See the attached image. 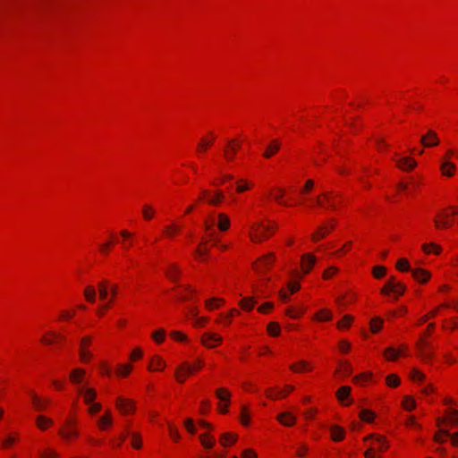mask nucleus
Here are the masks:
<instances>
[{"label": "nucleus", "mask_w": 458, "mask_h": 458, "mask_svg": "<svg viewBox=\"0 0 458 458\" xmlns=\"http://www.w3.org/2000/svg\"><path fill=\"white\" fill-rule=\"evenodd\" d=\"M449 214L445 212H442L439 216L435 218V225L437 228H445L449 226L448 222Z\"/></svg>", "instance_id": "17"}, {"label": "nucleus", "mask_w": 458, "mask_h": 458, "mask_svg": "<svg viewBox=\"0 0 458 458\" xmlns=\"http://www.w3.org/2000/svg\"><path fill=\"white\" fill-rule=\"evenodd\" d=\"M181 271L177 265L171 264L165 271V276L174 282H176L180 276Z\"/></svg>", "instance_id": "16"}, {"label": "nucleus", "mask_w": 458, "mask_h": 458, "mask_svg": "<svg viewBox=\"0 0 458 458\" xmlns=\"http://www.w3.org/2000/svg\"><path fill=\"white\" fill-rule=\"evenodd\" d=\"M131 445L136 448V449H139L140 448L141 446V439H140V437L138 433H132L131 434Z\"/></svg>", "instance_id": "47"}, {"label": "nucleus", "mask_w": 458, "mask_h": 458, "mask_svg": "<svg viewBox=\"0 0 458 458\" xmlns=\"http://www.w3.org/2000/svg\"><path fill=\"white\" fill-rule=\"evenodd\" d=\"M403 407L408 411L413 410L416 407L415 400L411 396H405L403 400Z\"/></svg>", "instance_id": "38"}, {"label": "nucleus", "mask_w": 458, "mask_h": 458, "mask_svg": "<svg viewBox=\"0 0 458 458\" xmlns=\"http://www.w3.org/2000/svg\"><path fill=\"white\" fill-rule=\"evenodd\" d=\"M335 220L332 219L327 224L320 225L317 232L311 235L312 241L318 242L325 238L335 226Z\"/></svg>", "instance_id": "1"}, {"label": "nucleus", "mask_w": 458, "mask_h": 458, "mask_svg": "<svg viewBox=\"0 0 458 458\" xmlns=\"http://www.w3.org/2000/svg\"><path fill=\"white\" fill-rule=\"evenodd\" d=\"M386 273V268L383 266H376L373 268V276L376 278H381L383 277Z\"/></svg>", "instance_id": "42"}, {"label": "nucleus", "mask_w": 458, "mask_h": 458, "mask_svg": "<svg viewBox=\"0 0 458 458\" xmlns=\"http://www.w3.org/2000/svg\"><path fill=\"white\" fill-rule=\"evenodd\" d=\"M441 170L444 175L452 176L455 170L454 164L449 162L448 160H445L441 165Z\"/></svg>", "instance_id": "22"}, {"label": "nucleus", "mask_w": 458, "mask_h": 458, "mask_svg": "<svg viewBox=\"0 0 458 458\" xmlns=\"http://www.w3.org/2000/svg\"><path fill=\"white\" fill-rule=\"evenodd\" d=\"M184 426L186 427V428L188 429V431L191 434H195L196 432V429L194 428V425H193V420L191 419H186L185 421H184Z\"/></svg>", "instance_id": "55"}, {"label": "nucleus", "mask_w": 458, "mask_h": 458, "mask_svg": "<svg viewBox=\"0 0 458 458\" xmlns=\"http://www.w3.org/2000/svg\"><path fill=\"white\" fill-rule=\"evenodd\" d=\"M386 383L389 386L395 387V386H399L400 379L396 375L392 374V375L387 376Z\"/></svg>", "instance_id": "41"}, {"label": "nucleus", "mask_w": 458, "mask_h": 458, "mask_svg": "<svg viewBox=\"0 0 458 458\" xmlns=\"http://www.w3.org/2000/svg\"><path fill=\"white\" fill-rule=\"evenodd\" d=\"M202 367L201 360H198L194 365L191 366L189 363H182L179 369L184 371L186 374H192L195 370L200 369Z\"/></svg>", "instance_id": "19"}, {"label": "nucleus", "mask_w": 458, "mask_h": 458, "mask_svg": "<svg viewBox=\"0 0 458 458\" xmlns=\"http://www.w3.org/2000/svg\"><path fill=\"white\" fill-rule=\"evenodd\" d=\"M59 435L66 440L72 437H77L79 433L74 428V421L70 419L66 420L64 427L59 430Z\"/></svg>", "instance_id": "2"}, {"label": "nucleus", "mask_w": 458, "mask_h": 458, "mask_svg": "<svg viewBox=\"0 0 458 458\" xmlns=\"http://www.w3.org/2000/svg\"><path fill=\"white\" fill-rule=\"evenodd\" d=\"M141 356H142V351L140 348H135L131 353V360L140 359V358H141Z\"/></svg>", "instance_id": "63"}, {"label": "nucleus", "mask_w": 458, "mask_h": 458, "mask_svg": "<svg viewBox=\"0 0 458 458\" xmlns=\"http://www.w3.org/2000/svg\"><path fill=\"white\" fill-rule=\"evenodd\" d=\"M98 292H99V298L101 300H106L107 297V294H108L106 282H100L98 284Z\"/></svg>", "instance_id": "36"}, {"label": "nucleus", "mask_w": 458, "mask_h": 458, "mask_svg": "<svg viewBox=\"0 0 458 458\" xmlns=\"http://www.w3.org/2000/svg\"><path fill=\"white\" fill-rule=\"evenodd\" d=\"M318 319L319 320H330L332 318V314L327 310H320L317 315Z\"/></svg>", "instance_id": "46"}, {"label": "nucleus", "mask_w": 458, "mask_h": 458, "mask_svg": "<svg viewBox=\"0 0 458 458\" xmlns=\"http://www.w3.org/2000/svg\"><path fill=\"white\" fill-rule=\"evenodd\" d=\"M213 140L207 141L206 140L202 139L201 142L198 145V151H205L208 149V148L212 144Z\"/></svg>", "instance_id": "56"}, {"label": "nucleus", "mask_w": 458, "mask_h": 458, "mask_svg": "<svg viewBox=\"0 0 458 458\" xmlns=\"http://www.w3.org/2000/svg\"><path fill=\"white\" fill-rule=\"evenodd\" d=\"M152 336L157 343L160 344L165 339V331L164 329H158L157 331L153 333Z\"/></svg>", "instance_id": "45"}, {"label": "nucleus", "mask_w": 458, "mask_h": 458, "mask_svg": "<svg viewBox=\"0 0 458 458\" xmlns=\"http://www.w3.org/2000/svg\"><path fill=\"white\" fill-rule=\"evenodd\" d=\"M352 388L350 386H341L337 393L336 396L340 402H344V399L349 398Z\"/></svg>", "instance_id": "25"}, {"label": "nucleus", "mask_w": 458, "mask_h": 458, "mask_svg": "<svg viewBox=\"0 0 458 458\" xmlns=\"http://www.w3.org/2000/svg\"><path fill=\"white\" fill-rule=\"evenodd\" d=\"M56 456L57 454L51 449H47L41 454V458H56Z\"/></svg>", "instance_id": "57"}, {"label": "nucleus", "mask_w": 458, "mask_h": 458, "mask_svg": "<svg viewBox=\"0 0 458 458\" xmlns=\"http://www.w3.org/2000/svg\"><path fill=\"white\" fill-rule=\"evenodd\" d=\"M53 420L44 416L37 417V426L41 429L45 430L49 425H52Z\"/></svg>", "instance_id": "27"}, {"label": "nucleus", "mask_w": 458, "mask_h": 458, "mask_svg": "<svg viewBox=\"0 0 458 458\" xmlns=\"http://www.w3.org/2000/svg\"><path fill=\"white\" fill-rule=\"evenodd\" d=\"M273 228L269 226H263L261 223H258L253 226V230H256V233H251L250 237L253 242H260L263 239V236L266 237V233L269 232Z\"/></svg>", "instance_id": "5"}, {"label": "nucleus", "mask_w": 458, "mask_h": 458, "mask_svg": "<svg viewBox=\"0 0 458 458\" xmlns=\"http://www.w3.org/2000/svg\"><path fill=\"white\" fill-rule=\"evenodd\" d=\"M101 410V404L98 403H92L89 408V411L91 414H95Z\"/></svg>", "instance_id": "61"}, {"label": "nucleus", "mask_w": 458, "mask_h": 458, "mask_svg": "<svg viewBox=\"0 0 458 458\" xmlns=\"http://www.w3.org/2000/svg\"><path fill=\"white\" fill-rule=\"evenodd\" d=\"M382 324H383V319L380 318H374L371 319L370 321V329H371V332L372 333H377L381 327H382Z\"/></svg>", "instance_id": "34"}, {"label": "nucleus", "mask_w": 458, "mask_h": 458, "mask_svg": "<svg viewBox=\"0 0 458 458\" xmlns=\"http://www.w3.org/2000/svg\"><path fill=\"white\" fill-rule=\"evenodd\" d=\"M330 431H331V438L334 441L338 442L344 438L345 431L342 427H340L338 425H332L330 427Z\"/></svg>", "instance_id": "12"}, {"label": "nucleus", "mask_w": 458, "mask_h": 458, "mask_svg": "<svg viewBox=\"0 0 458 458\" xmlns=\"http://www.w3.org/2000/svg\"><path fill=\"white\" fill-rule=\"evenodd\" d=\"M353 318L351 315H345L341 321L338 322L337 326L339 328H343L344 327H350Z\"/></svg>", "instance_id": "44"}, {"label": "nucleus", "mask_w": 458, "mask_h": 458, "mask_svg": "<svg viewBox=\"0 0 458 458\" xmlns=\"http://www.w3.org/2000/svg\"><path fill=\"white\" fill-rule=\"evenodd\" d=\"M84 374H85L84 369H76L71 372L70 378L74 384H79L81 382Z\"/></svg>", "instance_id": "24"}, {"label": "nucleus", "mask_w": 458, "mask_h": 458, "mask_svg": "<svg viewBox=\"0 0 458 458\" xmlns=\"http://www.w3.org/2000/svg\"><path fill=\"white\" fill-rule=\"evenodd\" d=\"M111 422H112V417H111L110 413H106V415L102 416L98 420L99 427L102 429L105 428L106 425L111 424Z\"/></svg>", "instance_id": "43"}, {"label": "nucleus", "mask_w": 458, "mask_h": 458, "mask_svg": "<svg viewBox=\"0 0 458 458\" xmlns=\"http://www.w3.org/2000/svg\"><path fill=\"white\" fill-rule=\"evenodd\" d=\"M275 260L272 253L260 259L254 266L257 272L261 273L263 269L269 267Z\"/></svg>", "instance_id": "7"}, {"label": "nucleus", "mask_w": 458, "mask_h": 458, "mask_svg": "<svg viewBox=\"0 0 458 458\" xmlns=\"http://www.w3.org/2000/svg\"><path fill=\"white\" fill-rule=\"evenodd\" d=\"M412 276L415 280H417L419 283H426L430 278L429 272L422 269V268H417L412 270Z\"/></svg>", "instance_id": "13"}, {"label": "nucleus", "mask_w": 458, "mask_h": 458, "mask_svg": "<svg viewBox=\"0 0 458 458\" xmlns=\"http://www.w3.org/2000/svg\"><path fill=\"white\" fill-rule=\"evenodd\" d=\"M448 421L452 425H457L458 424V411L455 410H450L449 415H448Z\"/></svg>", "instance_id": "49"}, {"label": "nucleus", "mask_w": 458, "mask_h": 458, "mask_svg": "<svg viewBox=\"0 0 458 458\" xmlns=\"http://www.w3.org/2000/svg\"><path fill=\"white\" fill-rule=\"evenodd\" d=\"M429 247H432L435 249V253L436 254H439L441 252V247L435 244V243H430V244H423L422 245V250L426 252V253H429L430 250H429Z\"/></svg>", "instance_id": "51"}, {"label": "nucleus", "mask_w": 458, "mask_h": 458, "mask_svg": "<svg viewBox=\"0 0 458 458\" xmlns=\"http://www.w3.org/2000/svg\"><path fill=\"white\" fill-rule=\"evenodd\" d=\"M337 271V268L335 267H331L329 268H327L325 272H324V275H323V277L325 279H328L330 278L335 273H336Z\"/></svg>", "instance_id": "58"}, {"label": "nucleus", "mask_w": 458, "mask_h": 458, "mask_svg": "<svg viewBox=\"0 0 458 458\" xmlns=\"http://www.w3.org/2000/svg\"><path fill=\"white\" fill-rule=\"evenodd\" d=\"M216 397L226 403H230V393L225 388H219L216 392Z\"/></svg>", "instance_id": "31"}, {"label": "nucleus", "mask_w": 458, "mask_h": 458, "mask_svg": "<svg viewBox=\"0 0 458 458\" xmlns=\"http://www.w3.org/2000/svg\"><path fill=\"white\" fill-rule=\"evenodd\" d=\"M316 263V257L310 253L304 254L301 258V269L304 274H308L314 264Z\"/></svg>", "instance_id": "8"}, {"label": "nucleus", "mask_w": 458, "mask_h": 458, "mask_svg": "<svg viewBox=\"0 0 458 458\" xmlns=\"http://www.w3.org/2000/svg\"><path fill=\"white\" fill-rule=\"evenodd\" d=\"M181 227L175 225H167L165 227V232L168 236H172L174 233H176L180 231Z\"/></svg>", "instance_id": "53"}, {"label": "nucleus", "mask_w": 458, "mask_h": 458, "mask_svg": "<svg viewBox=\"0 0 458 458\" xmlns=\"http://www.w3.org/2000/svg\"><path fill=\"white\" fill-rule=\"evenodd\" d=\"M416 162L410 157H403L396 160V165L403 171H410L416 166Z\"/></svg>", "instance_id": "9"}, {"label": "nucleus", "mask_w": 458, "mask_h": 458, "mask_svg": "<svg viewBox=\"0 0 458 458\" xmlns=\"http://www.w3.org/2000/svg\"><path fill=\"white\" fill-rule=\"evenodd\" d=\"M117 408L123 413H128L134 409V404L131 400L123 397H118L116 400Z\"/></svg>", "instance_id": "10"}, {"label": "nucleus", "mask_w": 458, "mask_h": 458, "mask_svg": "<svg viewBox=\"0 0 458 458\" xmlns=\"http://www.w3.org/2000/svg\"><path fill=\"white\" fill-rule=\"evenodd\" d=\"M330 194V192L326 191L322 193V196L328 202V205L331 208H335V203L331 199Z\"/></svg>", "instance_id": "59"}, {"label": "nucleus", "mask_w": 458, "mask_h": 458, "mask_svg": "<svg viewBox=\"0 0 458 458\" xmlns=\"http://www.w3.org/2000/svg\"><path fill=\"white\" fill-rule=\"evenodd\" d=\"M224 198L225 195L223 191L218 190L214 192V197L207 199V201L211 205L216 206L224 199Z\"/></svg>", "instance_id": "26"}, {"label": "nucleus", "mask_w": 458, "mask_h": 458, "mask_svg": "<svg viewBox=\"0 0 458 458\" xmlns=\"http://www.w3.org/2000/svg\"><path fill=\"white\" fill-rule=\"evenodd\" d=\"M229 439L231 440L232 443H234L237 440V436L234 435V434H232V433H224L221 436L222 445H227V441Z\"/></svg>", "instance_id": "39"}, {"label": "nucleus", "mask_w": 458, "mask_h": 458, "mask_svg": "<svg viewBox=\"0 0 458 458\" xmlns=\"http://www.w3.org/2000/svg\"><path fill=\"white\" fill-rule=\"evenodd\" d=\"M365 457L366 458H381L380 455H377L375 454V451L373 448H369V450L366 451Z\"/></svg>", "instance_id": "64"}, {"label": "nucleus", "mask_w": 458, "mask_h": 458, "mask_svg": "<svg viewBox=\"0 0 458 458\" xmlns=\"http://www.w3.org/2000/svg\"><path fill=\"white\" fill-rule=\"evenodd\" d=\"M267 331L273 336L278 335L280 334V326H279V324H277L276 322L269 323L268 326H267Z\"/></svg>", "instance_id": "37"}, {"label": "nucleus", "mask_w": 458, "mask_h": 458, "mask_svg": "<svg viewBox=\"0 0 458 458\" xmlns=\"http://www.w3.org/2000/svg\"><path fill=\"white\" fill-rule=\"evenodd\" d=\"M277 420L286 427L293 426L296 421V417L289 411H284L277 415Z\"/></svg>", "instance_id": "11"}, {"label": "nucleus", "mask_w": 458, "mask_h": 458, "mask_svg": "<svg viewBox=\"0 0 458 458\" xmlns=\"http://www.w3.org/2000/svg\"><path fill=\"white\" fill-rule=\"evenodd\" d=\"M403 350H405V347H402L399 350H395L394 347H388L385 351V356L389 360H395L399 355L402 353Z\"/></svg>", "instance_id": "20"}, {"label": "nucleus", "mask_w": 458, "mask_h": 458, "mask_svg": "<svg viewBox=\"0 0 458 458\" xmlns=\"http://www.w3.org/2000/svg\"><path fill=\"white\" fill-rule=\"evenodd\" d=\"M396 288H400V294H403L405 292V285L403 283L396 282L394 277H390L386 283L385 286L381 289V293L388 294L392 291H395Z\"/></svg>", "instance_id": "3"}, {"label": "nucleus", "mask_w": 458, "mask_h": 458, "mask_svg": "<svg viewBox=\"0 0 458 458\" xmlns=\"http://www.w3.org/2000/svg\"><path fill=\"white\" fill-rule=\"evenodd\" d=\"M169 432H170L171 437L174 440L177 441L180 439V434H179L178 430L176 428H174L173 426L169 427Z\"/></svg>", "instance_id": "60"}, {"label": "nucleus", "mask_w": 458, "mask_h": 458, "mask_svg": "<svg viewBox=\"0 0 458 458\" xmlns=\"http://www.w3.org/2000/svg\"><path fill=\"white\" fill-rule=\"evenodd\" d=\"M164 368H165V362L163 361V360L158 356L154 357L152 360V363L149 366V369L150 370H162Z\"/></svg>", "instance_id": "28"}, {"label": "nucleus", "mask_w": 458, "mask_h": 458, "mask_svg": "<svg viewBox=\"0 0 458 458\" xmlns=\"http://www.w3.org/2000/svg\"><path fill=\"white\" fill-rule=\"evenodd\" d=\"M84 296L89 302H95L96 301V290L93 286L89 285L85 288Z\"/></svg>", "instance_id": "29"}, {"label": "nucleus", "mask_w": 458, "mask_h": 458, "mask_svg": "<svg viewBox=\"0 0 458 458\" xmlns=\"http://www.w3.org/2000/svg\"><path fill=\"white\" fill-rule=\"evenodd\" d=\"M255 303H256V301H254L253 298H244L240 302L241 307L246 310H250L253 308Z\"/></svg>", "instance_id": "35"}, {"label": "nucleus", "mask_w": 458, "mask_h": 458, "mask_svg": "<svg viewBox=\"0 0 458 458\" xmlns=\"http://www.w3.org/2000/svg\"><path fill=\"white\" fill-rule=\"evenodd\" d=\"M243 458H257L256 453L252 449H246L242 453Z\"/></svg>", "instance_id": "62"}, {"label": "nucleus", "mask_w": 458, "mask_h": 458, "mask_svg": "<svg viewBox=\"0 0 458 458\" xmlns=\"http://www.w3.org/2000/svg\"><path fill=\"white\" fill-rule=\"evenodd\" d=\"M222 338L213 333H205L201 337L202 344L208 348H213L216 346V343H220Z\"/></svg>", "instance_id": "6"}, {"label": "nucleus", "mask_w": 458, "mask_h": 458, "mask_svg": "<svg viewBox=\"0 0 458 458\" xmlns=\"http://www.w3.org/2000/svg\"><path fill=\"white\" fill-rule=\"evenodd\" d=\"M293 390V386H285V391L284 390H281V391H278L276 393L275 395L271 394H268V396L270 398H279V397H284L287 394H289L290 392H292Z\"/></svg>", "instance_id": "40"}, {"label": "nucleus", "mask_w": 458, "mask_h": 458, "mask_svg": "<svg viewBox=\"0 0 458 458\" xmlns=\"http://www.w3.org/2000/svg\"><path fill=\"white\" fill-rule=\"evenodd\" d=\"M375 417L376 413L369 410H362L360 413V418L368 423L372 422Z\"/></svg>", "instance_id": "30"}, {"label": "nucleus", "mask_w": 458, "mask_h": 458, "mask_svg": "<svg viewBox=\"0 0 458 458\" xmlns=\"http://www.w3.org/2000/svg\"><path fill=\"white\" fill-rule=\"evenodd\" d=\"M31 399L33 405L37 411H44L46 409V405L49 403L48 400L44 401L35 394H31Z\"/></svg>", "instance_id": "21"}, {"label": "nucleus", "mask_w": 458, "mask_h": 458, "mask_svg": "<svg viewBox=\"0 0 458 458\" xmlns=\"http://www.w3.org/2000/svg\"><path fill=\"white\" fill-rule=\"evenodd\" d=\"M280 142L278 140H273L268 147L267 148L266 151L264 152L263 156L266 158L271 157L273 155H275L279 149H280Z\"/></svg>", "instance_id": "15"}, {"label": "nucleus", "mask_w": 458, "mask_h": 458, "mask_svg": "<svg viewBox=\"0 0 458 458\" xmlns=\"http://www.w3.org/2000/svg\"><path fill=\"white\" fill-rule=\"evenodd\" d=\"M142 213L145 219L150 220L153 217L154 209L151 207L145 205Z\"/></svg>", "instance_id": "50"}, {"label": "nucleus", "mask_w": 458, "mask_h": 458, "mask_svg": "<svg viewBox=\"0 0 458 458\" xmlns=\"http://www.w3.org/2000/svg\"><path fill=\"white\" fill-rule=\"evenodd\" d=\"M131 370V365H119L118 366V369H117V373L120 375V376H123V377H125L127 376Z\"/></svg>", "instance_id": "48"}, {"label": "nucleus", "mask_w": 458, "mask_h": 458, "mask_svg": "<svg viewBox=\"0 0 458 458\" xmlns=\"http://www.w3.org/2000/svg\"><path fill=\"white\" fill-rule=\"evenodd\" d=\"M218 228L221 230V231H226L229 226H230V219L229 217L224 214V213H220L218 214Z\"/></svg>", "instance_id": "23"}, {"label": "nucleus", "mask_w": 458, "mask_h": 458, "mask_svg": "<svg viewBox=\"0 0 458 458\" xmlns=\"http://www.w3.org/2000/svg\"><path fill=\"white\" fill-rule=\"evenodd\" d=\"M411 379H413V380H420V381H421V380H423V379H424L425 376H424V374H423V373H421L420 370H418V369H414L411 371Z\"/></svg>", "instance_id": "54"}, {"label": "nucleus", "mask_w": 458, "mask_h": 458, "mask_svg": "<svg viewBox=\"0 0 458 458\" xmlns=\"http://www.w3.org/2000/svg\"><path fill=\"white\" fill-rule=\"evenodd\" d=\"M80 356L83 362H87L92 357L91 353L87 349H81Z\"/></svg>", "instance_id": "52"}, {"label": "nucleus", "mask_w": 458, "mask_h": 458, "mask_svg": "<svg viewBox=\"0 0 458 458\" xmlns=\"http://www.w3.org/2000/svg\"><path fill=\"white\" fill-rule=\"evenodd\" d=\"M396 268L401 272H407L411 270L409 261L404 258L398 259Z\"/></svg>", "instance_id": "33"}, {"label": "nucleus", "mask_w": 458, "mask_h": 458, "mask_svg": "<svg viewBox=\"0 0 458 458\" xmlns=\"http://www.w3.org/2000/svg\"><path fill=\"white\" fill-rule=\"evenodd\" d=\"M420 142L426 148H432L439 144V139L436 131L428 130V132L421 137Z\"/></svg>", "instance_id": "4"}, {"label": "nucleus", "mask_w": 458, "mask_h": 458, "mask_svg": "<svg viewBox=\"0 0 458 458\" xmlns=\"http://www.w3.org/2000/svg\"><path fill=\"white\" fill-rule=\"evenodd\" d=\"M199 439L205 448L210 449L215 445V439L214 438L209 439V437L208 434H201L199 436Z\"/></svg>", "instance_id": "32"}, {"label": "nucleus", "mask_w": 458, "mask_h": 458, "mask_svg": "<svg viewBox=\"0 0 458 458\" xmlns=\"http://www.w3.org/2000/svg\"><path fill=\"white\" fill-rule=\"evenodd\" d=\"M79 393L84 395V401L87 404H91L97 396V392L93 388H80Z\"/></svg>", "instance_id": "14"}, {"label": "nucleus", "mask_w": 458, "mask_h": 458, "mask_svg": "<svg viewBox=\"0 0 458 458\" xmlns=\"http://www.w3.org/2000/svg\"><path fill=\"white\" fill-rule=\"evenodd\" d=\"M228 144L231 146L227 149H225V156L228 160H232L233 158L234 155L236 154L237 149L240 147V144L239 143L236 144L235 140H229Z\"/></svg>", "instance_id": "18"}]
</instances>
